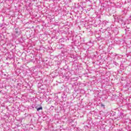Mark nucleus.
<instances>
[{"mask_svg":"<svg viewBox=\"0 0 131 131\" xmlns=\"http://www.w3.org/2000/svg\"><path fill=\"white\" fill-rule=\"evenodd\" d=\"M39 110H42V107L40 106V107L37 108V111H39Z\"/></svg>","mask_w":131,"mask_h":131,"instance_id":"obj_1","label":"nucleus"},{"mask_svg":"<svg viewBox=\"0 0 131 131\" xmlns=\"http://www.w3.org/2000/svg\"><path fill=\"white\" fill-rule=\"evenodd\" d=\"M115 65H116V66H117V65H118V63H116V62H115Z\"/></svg>","mask_w":131,"mask_h":131,"instance_id":"obj_2","label":"nucleus"},{"mask_svg":"<svg viewBox=\"0 0 131 131\" xmlns=\"http://www.w3.org/2000/svg\"><path fill=\"white\" fill-rule=\"evenodd\" d=\"M3 75H4V76H6V75H6V74H3Z\"/></svg>","mask_w":131,"mask_h":131,"instance_id":"obj_3","label":"nucleus"},{"mask_svg":"<svg viewBox=\"0 0 131 131\" xmlns=\"http://www.w3.org/2000/svg\"><path fill=\"white\" fill-rule=\"evenodd\" d=\"M130 18H131V16H130Z\"/></svg>","mask_w":131,"mask_h":131,"instance_id":"obj_4","label":"nucleus"}]
</instances>
